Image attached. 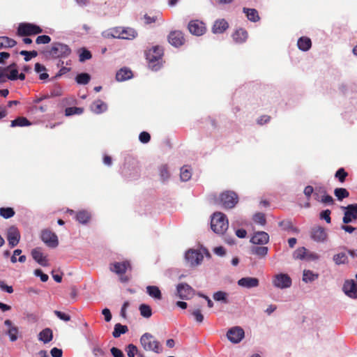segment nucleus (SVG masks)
Returning a JSON list of instances; mask_svg holds the SVG:
<instances>
[{
  "mask_svg": "<svg viewBox=\"0 0 357 357\" xmlns=\"http://www.w3.org/2000/svg\"><path fill=\"white\" fill-rule=\"evenodd\" d=\"M268 252V247L266 246H252L250 248V252L252 255H257L260 258H264Z\"/></svg>",
  "mask_w": 357,
  "mask_h": 357,
  "instance_id": "nucleus-29",
  "label": "nucleus"
},
{
  "mask_svg": "<svg viewBox=\"0 0 357 357\" xmlns=\"http://www.w3.org/2000/svg\"><path fill=\"white\" fill-rule=\"evenodd\" d=\"M146 293L153 298L155 300H160L162 298V294L160 290L157 286H147Z\"/></svg>",
  "mask_w": 357,
  "mask_h": 357,
  "instance_id": "nucleus-31",
  "label": "nucleus"
},
{
  "mask_svg": "<svg viewBox=\"0 0 357 357\" xmlns=\"http://www.w3.org/2000/svg\"><path fill=\"white\" fill-rule=\"evenodd\" d=\"M71 53L70 48L66 44L54 43L47 52V55L52 58H65Z\"/></svg>",
  "mask_w": 357,
  "mask_h": 357,
  "instance_id": "nucleus-4",
  "label": "nucleus"
},
{
  "mask_svg": "<svg viewBox=\"0 0 357 357\" xmlns=\"http://www.w3.org/2000/svg\"><path fill=\"white\" fill-rule=\"evenodd\" d=\"M269 235L265 231L255 232L250 238V242L255 245H264L268 243Z\"/></svg>",
  "mask_w": 357,
  "mask_h": 357,
  "instance_id": "nucleus-20",
  "label": "nucleus"
},
{
  "mask_svg": "<svg viewBox=\"0 0 357 357\" xmlns=\"http://www.w3.org/2000/svg\"><path fill=\"white\" fill-rule=\"evenodd\" d=\"M15 45L16 42L13 39L6 36L0 37V49L13 47Z\"/></svg>",
  "mask_w": 357,
  "mask_h": 357,
  "instance_id": "nucleus-36",
  "label": "nucleus"
},
{
  "mask_svg": "<svg viewBox=\"0 0 357 357\" xmlns=\"http://www.w3.org/2000/svg\"><path fill=\"white\" fill-rule=\"evenodd\" d=\"M220 202L224 208H231L238 202V196L234 192L226 191L220 196Z\"/></svg>",
  "mask_w": 357,
  "mask_h": 357,
  "instance_id": "nucleus-5",
  "label": "nucleus"
},
{
  "mask_svg": "<svg viewBox=\"0 0 357 357\" xmlns=\"http://www.w3.org/2000/svg\"><path fill=\"white\" fill-rule=\"evenodd\" d=\"M91 215L86 211H79L75 215L76 220L81 224H86L90 220Z\"/></svg>",
  "mask_w": 357,
  "mask_h": 357,
  "instance_id": "nucleus-34",
  "label": "nucleus"
},
{
  "mask_svg": "<svg viewBox=\"0 0 357 357\" xmlns=\"http://www.w3.org/2000/svg\"><path fill=\"white\" fill-rule=\"evenodd\" d=\"M34 275L37 277H40L42 282H47L48 280V275L42 272L40 269H36L34 271Z\"/></svg>",
  "mask_w": 357,
  "mask_h": 357,
  "instance_id": "nucleus-60",
  "label": "nucleus"
},
{
  "mask_svg": "<svg viewBox=\"0 0 357 357\" xmlns=\"http://www.w3.org/2000/svg\"><path fill=\"white\" fill-rule=\"evenodd\" d=\"M176 294L181 299L189 300L194 295V289L186 283H181L176 287Z\"/></svg>",
  "mask_w": 357,
  "mask_h": 357,
  "instance_id": "nucleus-12",
  "label": "nucleus"
},
{
  "mask_svg": "<svg viewBox=\"0 0 357 357\" xmlns=\"http://www.w3.org/2000/svg\"><path fill=\"white\" fill-rule=\"evenodd\" d=\"M4 326L6 328L5 333L8 336L10 342H15L18 338L19 328L12 321L6 319L4 321Z\"/></svg>",
  "mask_w": 357,
  "mask_h": 357,
  "instance_id": "nucleus-13",
  "label": "nucleus"
},
{
  "mask_svg": "<svg viewBox=\"0 0 357 357\" xmlns=\"http://www.w3.org/2000/svg\"><path fill=\"white\" fill-rule=\"evenodd\" d=\"M342 208L345 210L342 218L344 224H349L353 220L357 219V204H349Z\"/></svg>",
  "mask_w": 357,
  "mask_h": 357,
  "instance_id": "nucleus-14",
  "label": "nucleus"
},
{
  "mask_svg": "<svg viewBox=\"0 0 357 357\" xmlns=\"http://www.w3.org/2000/svg\"><path fill=\"white\" fill-rule=\"evenodd\" d=\"M189 31L195 36H202L206 31V26L204 22L198 20H191L188 25Z\"/></svg>",
  "mask_w": 357,
  "mask_h": 357,
  "instance_id": "nucleus-15",
  "label": "nucleus"
},
{
  "mask_svg": "<svg viewBox=\"0 0 357 357\" xmlns=\"http://www.w3.org/2000/svg\"><path fill=\"white\" fill-rule=\"evenodd\" d=\"M227 297H228V294L225 291H218L214 293L213 296V298L215 301H222L225 303H228Z\"/></svg>",
  "mask_w": 357,
  "mask_h": 357,
  "instance_id": "nucleus-42",
  "label": "nucleus"
},
{
  "mask_svg": "<svg viewBox=\"0 0 357 357\" xmlns=\"http://www.w3.org/2000/svg\"><path fill=\"white\" fill-rule=\"evenodd\" d=\"M163 54L162 48L158 46L153 47L146 53V59L149 61V66L153 70H158L160 68V60Z\"/></svg>",
  "mask_w": 357,
  "mask_h": 357,
  "instance_id": "nucleus-2",
  "label": "nucleus"
},
{
  "mask_svg": "<svg viewBox=\"0 0 357 357\" xmlns=\"http://www.w3.org/2000/svg\"><path fill=\"white\" fill-rule=\"evenodd\" d=\"M348 174L345 172L344 168H340L335 173V176L340 182L343 183L345 181Z\"/></svg>",
  "mask_w": 357,
  "mask_h": 357,
  "instance_id": "nucleus-49",
  "label": "nucleus"
},
{
  "mask_svg": "<svg viewBox=\"0 0 357 357\" xmlns=\"http://www.w3.org/2000/svg\"><path fill=\"white\" fill-rule=\"evenodd\" d=\"M237 283L240 287L251 289L258 287L259 284V281L256 278L245 277L238 280Z\"/></svg>",
  "mask_w": 357,
  "mask_h": 357,
  "instance_id": "nucleus-21",
  "label": "nucleus"
},
{
  "mask_svg": "<svg viewBox=\"0 0 357 357\" xmlns=\"http://www.w3.org/2000/svg\"><path fill=\"white\" fill-rule=\"evenodd\" d=\"M253 220L255 223L264 226L266 223L265 215L262 213H257L253 216Z\"/></svg>",
  "mask_w": 357,
  "mask_h": 357,
  "instance_id": "nucleus-46",
  "label": "nucleus"
},
{
  "mask_svg": "<svg viewBox=\"0 0 357 357\" xmlns=\"http://www.w3.org/2000/svg\"><path fill=\"white\" fill-rule=\"evenodd\" d=\"M9 74L6 75L7 78L10 80L17 79L18 70L17 68L9 70Z\"/></svg>",
  "mask_w": 357,
  "mask_h": 357,
  "instance_id": "nucleus-61",
  "label": "nucleus"
},
{
  "mask_svg": "<svg viewBox=\"0 0 357 357\" xmlns=\"http://www.w3.org/2000/svg\"><path fill=\"white\" fill-rule=\"evenodd\" d=\"M20 54L24 56V60L26 61H29L31 58L37 56L38 52L35 50L31 52L22 50L20 52Z\"/></svg>",
  "mask_w": 357,
  "mask_h": 357,
  "instance_id": "nucleus-50",
  "label": "nucleus"
},
{
  "mask_svg": "<svg viewBox=\"0 0 357 357\" xmlns=\"http://www.w3.org/2000/svg\"><path fill=\"white\" fill-rule=\"evenodd\" d=\"M292 222L290 220H285L279 222V226L284 231H289L292 228Z\"/></svg>",
  "mask_w": 357,
  "mask_h": 357,
  "instance_id": "nucleus-54",
  "label": "nucleus"
},
{
  "mask_svg": "<svg viewBox=\"0 0 357 357\" xmlns=\"http://www.w3.org/2000/svg\"><path fill=\"white\" fill-rule=\"evenodd\" d=\"M331 211L328 209H326L325 211H323L320 213V218L325 220L327 223H331Z\"/></svg>",
  "mask_w": 357,
  "mask_h": 357,
  "instance_id": "nucleus-57",
  "label": "nucleus"
},
{
  "mask_svg": "<svg viewBox=\"0 0 357 357\" xmlns=\"http://www.w3.org/2000/svg\"><path fill=\"white\" fill-rule=\"evenodd\" d=\"M151 136L147 132H142L139 134V139L142 143L146 144L150 141Z\"/></svg>",
  "mask_w": 357,
  "mask_h": 357,
  "instance_id": "nucleus-59",
  "label": "nucleus"
},
{
  "mask_svg": "<svg viewBox=\"0 0 357 357\" xmlns=\"http://www.w3.org/2000/svg\"><path fill=\"white\" fill-rule=\"evenodd\" d=\"M50 354L52 357H61L63 351L60 349L54 347L53 349H51Z\"/></svg>",
  "mask_w": 357,
  "mask_h": 357,
  "instance_id": "nucleus-63",
  "label": "nucleus"
},
{
  "mask_svg": "<svg viewBox=\"0 0 357 357\" xmlns=\"http://www.w3.org/2000/svg\"><path fill=\"white\" fill-rule=\"evenodd\" d=\"M192 176L191 168L188 166H183L181 168L180 177L182 181H188Z\"/></svg>",
  "mask_w": 357,
  "mask_h": 357,
  "instance_id": "nucleus-37",
  "label": "nucleus"
},
{
  "mask_svg": "<svg viewBox=\"0 0 357 357\" xmlns=\"http://www.w3.org/2000/svg\"><path fill=\"white\" fill-rule=\"evenodd\" d=\"M319 278V274L315 273L310 270H304L303 272V281L305 283H310L315 281Z\"/></svg>",
  "mask_w": 357,
  "mask_h": 357,
  "instance_id": "nucleus-30",
  "label": "nucleus"
},
{
  "mask_svg": "<svg viewBox=\"0 0 357 357\" xmlns=\"http://www.w3.org/2000/svg\"><path fill=\"white\" fill-rule=\"evenodd\" d=\"M128 267H130V264L128 261L116 262L111 264L110 270L112 272H114L116 274L120 275L125 273Z\"/></svg>",
  "mask_w": 357,
  "mask_h": 357,
  "instance_id": "nucleus-23",
  "label": "nucleus"
},
{
  "mask_svg": "<svg viewBox=\"0 0 357 357\" xmlns=\"http://www.w3.org/2000/svg\"><path fill=\"white\" fill-rule=\"evenodd\" d=\"M111 353L114 357H124L123 352L118 348L112 347Z\"/></svg>",
  "mask_w": 357,
  "mask_h": 357,
  "instance_id": "nucleus-64",
  "label": "nucleus"
},
{
  "mask_svg": "<svg viewBox=\"0 0 357 357\" xmlns=\"http://www.w3.org/2000/svg\"><path fill=\"white\" fill-rule=\"evenodd\" d=\"M344 293L351 298H357V284L354 280H346L343 284Z\"/></svg>",
  "mask_w": 357,
  "mask_h": 357,
  "instance_id": "nucleus-16",
  "label": "nucleus"
},
{
  "mask_svg": "<svg viewBox=\"0 0 357 357\" xmlns=\"http://www.w3.org/2000/svg\"><path fill=\"white\" fill-rule=\"evenodd\" d=\"M297 45L301 50L306 52L311 47V40L307 37H301L298 39Z\"/></svg>",
  "mask_w": 357,
  "mask_h": 357,
  "instance_id": "nucleus-32",
  "label": "nucleus"
},
{
  "mask_svg": "<svg viewBox=\"0 0 357 357\" xmlns=\"http://www.w3.org/2000/svg\"><path fill=\"white\" fill-rule=\"evenodd\" d=\"M160 176L161 179L165 181L169 178V173L166 165H162L159 169Z\"/></svg>",
  "mask_w": 357,
  "mask_h": 357,
  "instance_id": "nucleus-52",
  "label": "nucleus"
},
{
  "mask_svg": "<svg viewBox=\"0 0 357 357\" xmlns=\"http://www.w3.org/2000/svg\"><path fill=\"white\" fill-rule=\"evenodd\" d=\"M83 112V109L81 107H67L65 110L66 116H72L73 114H81Z\"/></svg>",
  "mask_w": 357,
  "mask_h": 357,
  "instance_id": "nucleus-47",
  "label": "nucleus"
},
{
  "mask_svg": "<svg viewBox=\"0 0 357 357\" xmlns=\"http://www.w3.org/2000/svg\"><path fill=\"white\" fill-rule=\"evenodd\" d=\"M132 77V73L131 70L127 68H121L119 70L116 75V79L119 82H123L130 79Z\"/></svg>",
  "mask_w": 357,
  "mask_h": 357,
  "instance_id": "nucleus-28",
  "label": "nucleus"
},
{
  "mask_svg": "<svg viewBox=\"0 0 357 357\" xmlns=\"http://www.w3.org/2000/svg\"><path fill=\"white\" fill-rule=\"evenodd\" d=\"M140 344L146 351L160 354L162 351L160 343L150 333H146L140 337Z\"/></svg>",
  "mask_w": 357,
  "mask_h": 357,
  "instance_id": "nucleus-3",
  "label": "nucleus"
},
{
  "mask_svg": "<svg viewBox=\"0 0 357 357\" xmlns=\"http://www.w3.org/2000/svg\"><path fill=\"white\" fill-rule=\"evenodd\" d=\"M40 238L50 248H55L59 245L57 236L49 229H45L41 231Z\"/></svg>",
  "mask_w": 357,
  "mask_h": 357,
  "instance_id": "nucleus-7",
  "label": "nucleus"
},
{
  "mask_svg": "<svg viewBox=\"0 0 357 357\" xmlns=\"http://www.w3.org/2000/svg\"><path fill=\"white\" fill-rule=\"evenodd\" d=\"M107 109V105L101 100L94 101L91 105V109L96 114H101L105 112Z\"/></svg>",
  "mask_w": 357,
  "mask_h": 357,
  "instance_id": "nucleus-26",
  "label": "nucleus"
},
{
  "mask_svg": "<svg viewBox=\"0 0 357 357\" xmlns=\"http://www.w3.org/2000/svg\"><path fill=\"white\" fill-rule=\"evenodd\" d=\"M333 261L336 265L344 264L347 262V256L344 252L335 254L333 257Z\"/></svg>",
  "mask_w": 357,
  "mask_h": 357,
  "instance_id": "nucleus-38",
  "label": "nucleus"
},
{
  "mask_svg": "<svg viewBox=\"0 0 357 357\" xmlns=\"http://www.w3.org/2000/svg\"><path fill=\"white\" fill-rule=\"evenodd\" d=\"M185 259L190 266H196L202 263L204 256L199 250H189L185 252Z\"/></svg>",
  "mask_w": 357,
  "mask_h": 357,
  "instance_id": "nucleus-9",
  "label": "nucleus"
},
{
  "mask_svg": "<svg viewBox=\"0 0 357 357\" xmlns=\"http://www.w3.org/2000/svg\"><path fill=\"white\" fill-rule=\"evenodd\" d=\"M121 34L123 36L122 39L124 40H132L137 36L136 31L134 29L130 27H123Z\"/></svg>",
  "mask_w": 357,
  "mask_h": 357,
  "instance_id": "nucleus-33",
  "label": "nucleus"
},
{
  "mask_svg": "<svg viewBox=\"0 0 357 357\" xmlns=\"http://www.w3.org/2000/svg\"><path fill=\"white\" fill-rule=\"evenodd\" d=\"M334 194L337 199L340 201L348 197L349 195V193L347 191V190L342 188H335L334 190Z\"/></svg>",
  "mask_w": 357,
  "mask_h": 357,
  "instance_id": "nucleus-41",
  "label": "nucleus"
},
{
  "mask_svg": "<svg viewBox=\"0 0 357 357\" xmlns=\"http://www.w3.org/2000/svg\"><path fill=\"white\" fill-rule=\"evenodd\" d=\"M307 250L304 247L298 248L294 252V257L296 259H303L306 257Z\"/></svg>",
  "mask_w": 357,
  "mask_h": 357,
  "instance_id": "nucleus-48",
  "label": "nucleus"
},
{
  "mask_svg": "<svg viewBox=\"0 0 357 357\" xmlns=\"http://www.w3.org/2000/svg\"><path fill=\"white\" fill-rule=\"evenodd\" d=\"M76 82L79 84H86L89 82L91 77L88 73H80L77 75Z\"/></svg>",
  "mask_w": 357,
  "mask_h": 357,
  "instance_id": "nucleus-43",
  "label": "nucleus"
},
{
  "mask_svg": "<svg viewBox=\"0 0 357 357\" xmlns=\"http://www.w3.org/2000/svg\"><path fill=\"white\" fill-rule=\"evenodd\" d=\"M128 331V327L126 326L121 325V324H116L114 326V331L112 335L114 337H119L121 334H124Z\"/></svg>",
  "mask_w": 357,
  "mask_h": 357,
  "instance_id": "nucleus-40",
  "label": "nucleus"
},
{
  "mask_svg": "<svg viewBox=\"0 0 357 357\" xmlns=\"http://www.w3.org/2000/svg\"><path fill=\"white\" fill-rule=\"evenodd\" d=\"M243 12L246 14L248 19L252 22H257L259 20L258 12L254 8H243Z\"/></svg>",
  "mask_w": 357,
  "mask_h": 357,
  "instance_id": "nucleus-35",
  "label": "nucleus"
},
{
  "mask_svg": "<svg viewBox=\"0 0 357 357\" xmlns=\"http://www.w3.org/2000/svg\"><path fill=\"white\" fill-rule=\"evenodd\" d=\"M140 314L142 317L149 318L152 314V311L149 305L142 304L139 306Z\"/></svg>",
  "mask_w": 357,
  "mask_h": 357,
  "instance_id": "nucleus-44",
  "label": "nucleus"
},
{
  "mask_svg": "<svg viewBox=\"0 0 357 357\" xmlns=\"http://www.w3.org/2000/svg\"><path fill=\"white\" fill-rule=\"evenodd\" d=\"M232 38L237 43H244L248 38V33L243 29L236 30L233 34Z\"/></svg>",
  "mask_w": 357,
  "mask_h": 357,
  "instance_id": "nucleus-27",
  "label": "nucleus"
},
{
  "mask_svg": "<svg viewBox=\"0 0 357 357\" xmlns=\"http://www.w3.org/2000/svg\"><path fill=\"white\" fill-rule=\"evenodd\" d=\"M310 237L317 243H324L328 239V233L324 227L314 226L311 229Z\"/></svg>",
  "mask_w": 357,
  "mask_h": 357,
  "instance_id": "nucleus-11",
  "label": "nucleus"
},
{
  "mask_svg": "<svg viewBox=\"0 0 357 357\" xmlns=\"http://www.w3.org/2000/svg\"><path fill=\"white\" fill-rule=\"evenodd\" d=\"M229 222L226 215L221 212L214 213L211 220L212 230L218 234H224L228 229Z\"/></svg>",
  "mask_w": 357,
  "mask_h": 357,
  "instance_id": "nucleus-1",
  "label": "nucleus"
},
{
  "mask_svg": "<svg viewBox=\"0 0 357 357\" xmlns=\"http://www.w3.org/2000/svg\"><path fill=\"white\" fill-rule=\"evenodd\" d=\"M123 30V27H114L110 29H108L102 33V36L105 38H115L122 39L123 38L121 34V31Z\"/></svg>",
  "mask_w": 357,
  "mask_h": 357,
  "instance_id": "nucleus-25",
  "label": "nucleus"
},
{
  "mask_svg": "<svg viewBox=\"0 0 357 357\" xmlns=\"http://www.w3.org/2000/svg\"><path fill=\"white\" fill-rule=\"evenodd\" d=\"M31 123L29 121V120L25 117H18L16 119L11 121L10 126L11 127H15V126H30Z\"/></svg>",
  "mask_w": 357,
  "mask_h": 357,
  "instance_id": "nucleus-39",
  "label": "nucleus"
},
{
  "mask_svg": "<svg viewBox=\"0 0 357 357\" xmlns=\"http://www.w3.org/2000/svg\"><path fill=\"white\" fill-rule=\"evenodd\" d=\"M43 31L42 29L33 24L21 23L17 29L20 36H31L40 33Z\"/></svg>",
  "mask_w": 357,
  "mask_h": 357,
  "instance_id": "nucleus-6",
  "label": "nucleus"
},
{
  "mask_svg": "<svg viewBox=\"0 0 357 357\" xmlns=\"http://www.w3.org/2000/svg\"><path fill=\"white\" fill-rule=\"evenodd\" d=\"M228 27L229 24L225 19H219L215 21L212 26V32L215 34L222 33Z\"/></svg>",
  "mask_w": 357,
  "mask_h": 357,
  "instance_id": "nucleus-22",
  "label": "nucleus"
},
{
  "mask_svg": "<svg viewBox=\"0 0 357 357\" xmlns=\"http://www.w3.org/2000/svg\"><path fill=\"white\" fill-rule=\"evenodd\" d=\"M272 283L274 287L278 289H286L289 288L291 285V279L286 273L276 274L272 280Z\"/></svg>",
  "mask_w": 357,
  "mask_h": 357,
  "instance_id": "nucleus-8",
  "label": "nucleus"
},
{
  "mask_svg": "<svg viewBox=\"0 0 357 357\" xmlns=\"http://www.w3.org/2000/svg\"><path fill=\"white\" fill-rule=\"evenodd\" d=\"M33 259L42 266H48L50 265L47 255H45L40 248H36L31 251Z\"/></svg>",
  "mask_w": 357,
  "mask_h": 357,
  "instance_id": "nucleus-19",
  "label": "nucleus"
},
{
  "mask_svg": "<svg viewBox=\"0 0 357 357\" xmlns=\"http://www.w3.org/2000/svg\"><path fill=\"white\" fill-rule=\"evenodd\" d=\"M192 314L195 317V319L198 323H202L204 321V316L199 309L195 310L192 312Z\"/></svg>",
  "mask_w": 357,
  "mask_h": 357,
  "instance_id": "nucleus-55",
  "label": "nucleus"
},
{
  "mask_svg": "<svg viewBox=\"0 0 357 357\" xmlns=\"http://www.w3.org/2000/svg\"><path fill=\"white\" fill-rule=\"evenodd\" d=\"M51 41V38L47 35H42L37 37L36 43L37 44H47Z\"/></svg>",
  "mask_w": 357,
  "mask_h": 357,
  "instance_id": "nucleus-53",
  "label": "nucleus"
},
{
  "mask_svg": "<svg viewBox=\"0 0 357 357\" xmlns=\"http://www.w3.org/2000/svg\"><path fill=\"white\" fill-rule=\"evenodd\" d=\"M168 40L172 45L178 47L183 45L185 38L181 31H174L169 34Z\"/></svg>",
  "mask_w": 357,
  "mask_h": 357,
  "instance_id": "nucleus-17",
  "label": "nucleus"
},
{
  "mask_svg": "<svg viewBox=\"0 0 357 357\" xmlns=\"http://www.w3.org/2000/svg\"><path fill=\"white\" fill-rule=\"evenodd\" d=\"M54 314L56 315V317L60 319L61 320H63L64 321H68L70 320V317L68 314H66L64 312H62L61 311L55 310Z\"/></svg>",
  "mask_w": 357,
  "mask_h": 357,
  "instance_id": "nucleus-58",
  "label": "nucleus"
},
{
  "mask_svg": "<svg viewBox=\"0 0 357 357\" xmlns=\"http://www.w3.org/2000/svg\"><path fill=\"white\" fill-rule=\"evenodd\" d=\"M322 203L326 204H332L333 203V199L331 195L324 194L320 200Z\"/></svg>",
  "mask_w": 357,
  "mask_h": 357,
  "instance_id": "nucleus-62",
  "label": "nucleus"
},
{
  "mask_svg": "<svg viewBox=\"0 0 357 357\" xmlns=\"http://www.w3.org/2000/svg\"><path fill=\"white\" fill-rule=\"evenodd\" d=\"M244 337V330L240 326L231 327L227 333V339L234 344L239 343Z\"/></svg>",
  "mask_w": 357,
  "mask_h": 357,
  "instance_id": "nucleus-10",
  "label": "nucleus"
},
{
  "mask_svg": "<svg viewBox=\"0 0 357 357\" xmlns=\"http://www.w3.org/2000/svg\"><path fill=\"white\" fill-rule=\"evenodd\" d=\"M91 58V52L85 49H82L81 53L79 54V61H84L85 60L89 59Z\"/></svg>",
  "mask_w": 357,
  "mask_h": 357,
  "instance_id": "nucleus-56",
  "label": "nucleus"
},
{
  "mask_svg": "<svg viewBox=\"0 0 357 357\" xmlns=\"http://www.w3.org/2000/svg\"><path fill=\"white\" fill-rule=\"evenodd\" d=\"M7 239L11 248L16 246L20 240V234L17 228L13 226L8 230Z\"/></svg>",
  "mask_w": 357,
  "mask_h": 357,
  "instance_id": "nucleus-18",
  "label": "nucleus"
},
{
  "mask_svg": "<svg viewBox=\"0 0 357 357\" xmlns=\"http://www.w3.org/2000/svg\"><path fill=\"white\" fill-rule=\"evenodd\" d=\"M38 338L39 341L43 342L44 344L49 343L53 338L52 329L49 328L43 329L38 333Z\"/></svg>",
  "mask_w": 357,
  "mask_h": 357,
  "instance_id": "nucleus-24",
  "label": "nucleus"
},
{
  "mask_svg": "<svg viewBox=\"0 0 357 357\" xmlns=\"http://www.w3.org/2000/svg\"><path fill=\"white\" fill-rule=\"evenodd\" d=\"M15 215V211L12 208H1L0 215L3 218L8 219L13 217Z\"/></svg>",
  "mask_w": 357,
  "mask_h": 357,
  "instance_id": "nucleus-45",
  "label": "nucleus"
},
{
  "mask_svg": "<svg viewBox=\"0 0 357 357\" xmlns=\"http://www.w3.org/2000/svg\"><path fill=\"white\" fill-rule=\"evenodd\" d=\"M126 351L128 357H135L139 353L137 347L132 344L128 345Z\"/></svg>",
  "mask_w": 357,
  "mask_h": 357,
  "instance_id": "nucleus-51",
  "label": "nucleus"
}]
</instances>
